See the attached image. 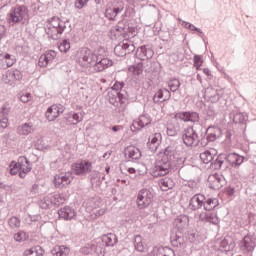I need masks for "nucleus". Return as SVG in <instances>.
<instances>
[{
    "mask_svg": "<svg viewBox=\"0 0 256 256\" xmlns=\"http://www.w3.org/2000/svg\"><path fill=\"white\" fill-rule=\"evenodd\" d=\"M10 109L7 107H2L0 109V127L1 129H7L9 127V118L7 115H9Z\"/></svg>",
    "mask_w": 256,
    "mask_h": 256,
    "instance_id": "nucleus-26",
    "label": "nucleus"
},
{
    "mask_svg": "<svg viewBox=\"0 0 256 256\" xmlns=\"http://www.w3.org/2000/svg\"><path fill=\"white\" fill-rule=\"evenodd\" d=\"M199 158L205 165L212 163L213 159H215V156L211 154L209 150H206L199 154Z\"/></svg>",
    "mask_w": 256,
    "mask_h": 256,
    "instance_id": "nucleus-33",
    "label": "nucleus"
},
{
    "mask_svg": "<svg viewBox=\"0 0 256 256\" xmlns=\"http://www.w3.org/2000/svg\"><path fill=\"white\" fill-rule=\"evenodd\" d=\"M177 133H179V129L173 128L171 126L167 128V135H169V137H175Z\"/></svg>",
    "mask_w": 256,
    "mask_h": 256,
    "instance_id": "nucleus-59",
    "label": "nucleus"
},
{
    "mask_svg": "<svg viewBox=\"0 0 256 256\" xmlns=\"http://www.w3.org/2000/svg\"><path fill=\"white\" fill-rule=\"evenodd\" d=\"M72 171H74L75 175H87L93 171V163L88 160H81L72 164Z\"/></svg>",
    "mask_w": 256,
    "mask_h": 256,
    "instance_id": "nucleus-11",
    "label": "nucleus"
},
{
    "mask_svg": "<svg viewBox=\"0 0 256 256\" xmlns=\"http://www.w3.org/2000/svg\"><path fill=\"white\" fill-rule=\"evenodd\" d=\"M153 194L149 189L143 188L137 194V205L140 209H145L151 205Z\"/></svg>",
    "mask_w": 256,
    "mask_h": 256,
    "instance_id": "nucleus-10",
    "label": "nucleus"
},
{
    "mask_svg": "<svg viewBox=\"0 0 256 256\" xmlns=\"http://www.w3.org/2000/svg\"><path fill=\"white\" fill-rule=\"evenodd\" d=\"M0 59L6 63V67H13L15 65L16 61L15 56H11V54H1Z\"/></svg>",
    "mask_w": 256,
    "mask_h": 256,
    "instance_id": "nucleus-36",
    "label": "nucleus"
},
{
    "mask_svg": "<svg viewBox=\"0 0 256 256\" xmlns=\"http://www.w3.org/2000/svg\"><path fill=\"white\" fill-rule=\"evenodd\" d=\"M72 119L75 121V125H77V123H81V121H83V114L73 113L72 114Z\"/></svg>",
    "mask_w": 256,
    "mask_h": 256,
    "instance_id": "nucleus-58",
    "label": "nucleus"
},
{
    "mask_svg": "<svg viewBox=\"0 0 256 256\" xmlns=\"http://www.w3.org/2000/svg\"><path fill=\"white\" fill-rule=\"evenodd\" d=\"M133 51H135V44L129 40H124L114 48V53L117 57H125V55H129V53H133Z\"/></svg>",
    "mask_w": 256,
    "mask_h": 256,
    "instance_id": "nucleus-13",
    "label": "nucleus"
},
{
    "mask_svg": "<svg viewBox=\"0 0 256 256\" xmlns=\"http://www.w3.org/2000/svg\"><path fill=\"white\" fill-rule=\"evenodd\" d=\"M39 205L41 209H49V207H53V199H51L49 196H46L40 200Z\"/></svg>",
    "mask_w": 256,
    "mask_h": 256,
    "instance_id": "nucleus-43",
    "label": "nucleus"
},
{
    "mask_svg": "<svg viewBox=\"0 0 256 256\" xmlns=\"http://www.w3.org/2000/svg\"><path fill=\"white\" fill-rule=\"evenodd\" d=\"M224 141H225L226 145H231V143L233 141V131H231V130L226 131Z\"/></svg>",
    "mask_w": 256,
    "mask_h": 256,
    "instance_id": "nucleus-54",
    "label": "nucleus"
},
{
    "mask_svg": "<svg viewBox=\"0 0 256 256\" xmlns=\"http://www.w3.org/2000/svg\"><path fill=\"white\" fill-rule=\"evenodd\" d=\"M182 139L186 147H193V126H190L184 130Z\"/></svg>",
    "mask_w": 256,
    "mask_h": 256,
    "instance_id": "nucleus-27",
    "label": "nucleus"
},
{
    "mask_svg": "<svg viewBox=\"0 0 256 256\" xmlns=\"http://www.w3.org/2000/svg\"><path fill=\"white\" fill-rule=\"evenodd\" d=\"M193 238H194L195 241H197L198 243H201V241H204V240H205V236L199 234V232L194 233V234H193Z\"/></svg>",
    "mask_w": 256,
    "mask_h": 256,
    "instance_id": "nucleus-63",
    "label": "nucleus"
},
{
    "mask_svg": "<svg viewBox=\"0 0 256 256\" xmlns=\"http://www.w3.org/2000/svg\"><path fill=\"white\" fill-rule=\"evenodd\" d=\"M125 87V82L121 81H116L114 83V85L112 86V91H117V93H119V91H123V88Z\"/></svg>",
    "mask_w": 256,
    "mask_h": 256,
    "instance_id": "nucleus-52",
    "label": "nucleus"
},
{
    "mask_svg": "<svg viewBox=\"0 0 256 256\" xmlns=\"http://www.w3.org/2000/svg\"><path fill=\"white\" fill-rule=\"evenodd\" d=\"M171 243L173 247H181L183 245V237L181 236H172Z\"/></svg>",
    "mask_w": 256,
    "mask_h": 256,
    "instance_id": "nucleus-48",
    "label": "nucleus"
},
{
    "mask_svg": "<svg viewBox=\"0 0 256 256\" xmlns=\"http://www.w3.org/2000/svg\"><path fill=\"white\" fill-rule=\"evenodd\" d=\"M30 100H31V94L30 93L22 94L20 96V101L22 103H29Z\"/></svg>",
    "mask_w": 256,
    "mask_h": 256,
    "instance_id": "nucleus-61",
    "label": "nucleus"
},
{
    "mask_svg": "<svg viewBox=\"0 0 256 256\" xmlns=\"http://www.w3.org/2000/svg\"><path fill=\"white\" fill-rule=\"evenodd\" d=\"M175 146H167L163 152L158 154L154 167L151 169L152 177H163L169 173L173 159H175Z\"/></svg>",
    "mask_w": 256,
    "mask_h": 256,
    "instance_id": "nucleus-1",
    "label": "nucleus"
},
{
    "mask_svg": "<svg viewBox=\"0 0 256 256\" xmlns=\"http://www.w3.org/2000/svg\"><path fill=\"white\" fill-rule=\"evenodd\" d=\"M4 37H7V27H5V25L0 24V41L1 39H4Z\"/></svg>",
    "mask_w": 256,
    "mask_h": 256,
    "instance_id": "nucleus-62",
    "label": "nucleus"
},
{
    "mask_svg": "<svg viewBox=\"0 0 256 256\" xmlns=\"http://www.w3.org/2000/svg\"><path fill=\"white\" fill-rule=\"evenodd\" d=\"M28 13L29 10L24 5L12 8L9 14V23H21L23 19H27Z\"/></svg>",
    "mask_w": 256,
    "mask_h": 256,
    "instance_id": "nucleus-9",
    "label": "nucleus"
},
{
    "mask_svg": "<svg viewBox=\"0 0 256 256\" xmlns=\"http://www.w3.org/2000/svg\"><path fill=\"white\" fill-rule=\"evenodd\" d=\"M226 159L229 161L231 167H239V165L243 164V161H245V157L237 153H230L226 155Z\"/></svg>",
    "mask_w": 256,
    "mask_h": 256,
    "instance_id": "nucleus-24",
    "label": "nucleus"
},
{
    "mask_svg": "<svg viewBox=\"0 0 256 256\" xmlns=\"http://www.w3.org/2000/svg\"><path fill=\"white\" fill-rule=\"evenodd\" d=\"M225 185H227L225 176L217 173L208 176V187H210V189L219 191V189H222Z\"/></svg>",
    "mask_w": 256,
    "mask_h": 256,
    "instance_id": "nucleus-12",
    "label": "nucleus"
},
{
    "mask_svg": "<svg viewBox=\"0 0 256 256\" xmlns=\"http://www.w3.org/2000/svg\"><path fill=\"white\" fill-rule=\"evenodd\" d=\"M73 173L71 172H62L56 174L53 179V184L56 189H65L67 185H71L73 181Z\"/></svg>",
    "mask_w": 256,
    "mask_h": 256,
    "instance_id": "nucleus-7",
    "label": "nucleus"
},
{
    "mask_svg": "<svg viewBox=\"0 0 256 256\" xmlns=\"http://www.w3.org/2000/svg\"><path fill=\"white\" fill-rule=\"evenodd\" d=\"M153 55H155V52L150 46H141L136 50V57L137 59H140V61H147L152 59Z\"/></svg>",
    "mask_w": 256,
    "mask_h": 256,
    "instance_id": "nucleus-16",
    "label": "nucleus"
},
{
    "mask_svg": "<svg viewBox=\"0 0 256 256\" xmlns=\"http://www.w3.org/2000/svg\"><path fill=\"white\" fill-rule=\"evenodd\" d=\"M57 57V52L50 50L46 54H42L38 60L39 67H47L49 63H53V59Z\"/></svg>",
    "mask_w": 256,
    "mask_h": 256,
    "instance_id": "nucleus-21",
    "label": "nucleus"
},
{
    "mask_svg": "<svg viewBox=\"0 0 256 256\" xmlns=\"http://www.w3.org/2000/svg\"><path fill=\"white\" fill-rule=\"evenodd\" d=\"M124 153L128 159H132L133 161L141 159V150L135 146H127L124 150Z\"/></svg>",
    "mask_w": 256,
    "mask_h": 256,
    "instance_id": "nucleus-23",
    "label": "nucleus"
},
{
    "mask_svg": "<svg viewBox=\"0 0 256 256\" xmlns=\"http://www.w3.org/2000/svg\"><path fill=\"white\" fill-rule=\"evenodd\" d=\"M45 251L41 246H36L34 248H30L24 251V256H43Z\"/></svg>",
    "mask_w": 256,
    "mask_h": 256,
    "instance_id": "nucleus-30",
    "label": "nucleus"
},
{
    "mask_svg": "<svg viewBox=\"0 0 256 256\" xmlns=\"http://www.w3.org/2000/svg\"><path fill=\"white\" fill-rule=\"evenodd\" d=\"M99 60V56L95 54L91 49L84 48L81 50L80 55L78 57V63L81 67H87L90 71L93 69L95 65V61Z\"/></svg>",
    "mask_w": 256,
    "mask_h": 256,
    "instance_id": "nucleus-4",
    "label": "nucleus"
},
{
    "mask_svg": "<svg viewBox=\"0 0 256 256\" xmlns=\"http://www.w3.org/2000/svg\"><path fill=\"white\" fill-rule=\"evenodd\" d=\"M58 49L61 53H67V51L71 49V43L69 40H63L62 43L59 44Z\"/></svg>",
    "mask_w": 256,
    "mask_h": 256,
    "instance_id": "nucleus-44",
    "label": "nucleus"
},
{
    "mask_svg": "<svg viewBox=\"0 0 256 256\" xmlns=\"http://www.w3.org/2000/svg\"><path fill=\"white\" fill-rule=\"evenodd\" d=\"M113 65V60L109 58H102L100 60L95 61L92 70L90 73H101V71H105V69H109Z\"/></svg>",
    "mask_w": 256,
    "mask_h": 256,
    "instance_id": "nucleus-15",
    "label": "nucleus"
},
{
    "mask_svg": "<svg viewBox=\"0 0 256 256\" xmlns=\"http://www.w3.org/2000/svg\"><path fill=\"white\" fill-rule=\"evenodd\" d=\"M63 111H64L63 105L54 104L47 109L46 114H45L46 119L48 121H55V119H57V117H59V115H61V113H63Z\"/></svg>",
    "mask_w": 256,
    "mask_h": 256,
    "instance_id": "nucleus-18",
    "label": "nucleus"
},
{
    "mask_svg": "<svg viewBox=\"0 0 256 256\" xmlns=\"http://www.w3.org/2000/svg\"><path fill=\"white\" fill-rule=\"evenodd\" d=\"M117 242V235L113 233H108L102 236V243H104L106 247H115V245H117Z\"/></svg>",
    "mask_w": 256,
    "mask_h": 256,
    "instance_id": "nucleus-28",
    "label": "nucleus"
},
{
    "mask_svg": "<svg viewBox=\"0 0 256 256\" xmlns=\"http://www.w3.org/2000/svg\"><path fill=\"white\" fill-rule=\"evenodd\" d=\"M27 239H29V234L23 230L14 234V241H17L18 243H23V241H27Z\"/></svg>",
    "mask_w": 256,
    "mask_h": 256,
    "instance_id": "nucleus-42",
    "label": "nucleus"
},
{
    "mask_svg": "<svg viewBox=\"0 0 256 256\" xmlns=\"http://www.w3.org/2000/svg\"><path fill=\"white\" fill-rule=\"evenodd\" d=\"M175 119H180V121L187 123L193 121V114L191 112H179L175 115Z\"/></svg>",
    "mask_w": 256,
    "mask_h": 256,
    "instance_id": "nucleus-38",
    "label": "nucleus"
},
{
    "mask_svg": "<svg viewBox=\"0 0 256 256\" xmlns=\"http://www.w3.org/2000/svg\"><path fill=\"white\" fill-rule=\"evenodd\" d=\"M223 159H227V154H220L216 156L211 162V168L214 170L221 169V163H223Z\"/></svg>",
    "mask_w": 256,
    "mask_h": 256,
    "instance_id": "nucleus-31",
    "label": "nucleus"
},
{
    "mask_svg": "<svg viewBox=\"0 0 256 256\" xmlns=\"http://www.w3.org/2000/svg\"><path fill=\"white\" fill-rule=\"evenodd\" d=\"M30 193L31 195H37V193H39V184H33Z\"/></svg>",
    "mask_w": 256,
    "mask_h": 256,
    "instance_id": "nucleus-64",
    "label": "nucleus"
},
{
    "mask_svg": "<svg viewBox=\"0 0 256 256\" xmlns=\"http://www.w3.org/2000/svg\"><path fill=\"white\" fill-rule=\"evenodd\" d=\"M158 256H175V251L169 247L157 248Z\"/></svg>",
    "mask_w": 256,
    "mask_h": 256,
    "instance_id": "nucleus-40",
    "label": "nucleus"
},
{
    "mask_svg": "<svg viewBox=\"0 0 256 256\" xmlns=\"http://www.w3.org/2000/svg\"><path fill=\"white\" fill-rule=\"evenodd\" d=\"M199 220L200 221L211 222V216H209V213H207V212H202V213L199 214Z\"/></svg>",
    "mask_w": 256,
    "mask_h": 256,
    "instance_id": "nucleus-57",
    "label": "nucleus"
},
{
    "mask_svg": "<svg viewBox=\"0 0 256 256\" xmlns=\"http://www.w3.org/2000/svg\"><path fill=\"white\" fill-rule=\"evenodd\" d=\"M174 223L178 229H185L189 225V218L187 216H179L175 219Z\"/></svg>",
    "mask_w": 256,
    "mask_h": 256,
    "instance_id": "nucleus-34",
    "label": "nucleus"
},
{
    "mask_svg": "<svg viewBox=\"0 0 256 256\" xmlns=\"http://www.w3.org/2000/svg\"><path fill=\"white\" fill-rule=\"evenodd\" d=\"M168 87L170 88V91L175 93V91H177L179 87H181V82H179V80L177 79H172L169 81Z\"/></svg>",
    "mask_w": 256,
    "mask_h": 256,
    "instance_id": "nucleus-45",
    "label": "nucleus"
},
{
    "mask_svg": "<svg viewBox=\"0 0 256 256\" xmlns=\"http://www.w3.org/2000/svg\"><path fill=\"white\" fill-rule=\"evenodd\" d=\"M65 29H67V22L57 17H53L46 25L45 33L48 35L49 39L57 41L61 39V35L65 32Z\"/></svg>",
    "mask_w": 256,
    "mask_h": 256,
    "instance_id": "nucleus-2",
    "label": "nucleus"
},
{
    "mask_svg": "<svg viewBox=\"0 0 256 256\" xmlns=\"http://www.w3.org/2000/svg\"><path fill=\"white\" fill-rule=\"evenodd\" d=\"M162 136L161 133H155L152 136L149 137L148 140V149H150V151L155 152L157 151V149H159V146L161 145V141H162Z\"/></svg>",
    "mask_w": 256,
    "mask_h": 256,
    "instance_id": "nucleus-20",
    "label": "nucleus"
},
{
    "mask_svg": "<svg viewBox=\"0 0 256 256\" xmlns=\"http://www.w3.org/2000/svg\"><path fill=\"white\" fill-rule=\"evenodd\" d=\"M128 98H129V95L125 90H121L119 92L117 91L108 92L109 103L111 105H114V107H119V103L120 105H125V103H127Z\"/></svg>",
    "mask_w": 256,
    "mask_h": 256,
    "instance_id": "nucleus-8",
    "label": "nucleus"
},
{
    "mask_svg": "<svg viewBox=\"0 0 256 256\" xmlns=\"http://www.w3.org/2000/svg\"><path fill=\"white\" fill-rule=\"evenodd\" d=\"M233 121L234 123L243 124L245 121H247V116H245L243 113H236L234 114Z\"/></svg>",
    "mask_w": 256,
    "mask_h": 256,
    "instance_id": "nucleus-47",
    "label": "nucleus"
},
{
    "mask_svg": "<svg viewBox=\"0 0 256 256\" xmlns=\"http://www.w3.org/2000/svg\"><path fill=\"white\" fill-rule=\"evenodd\" d=\"M69 247L67 246H56L52 249V255L54 256H66L69 255Z\"/></svg>",
    "mask_w": 256,
    "mask_h": 256,
    "instance_id": "nucleus-32",
    "label": "nucleus"
},
{
    "mask_svg": "<svg viewBox=\"0 0 256 256\" xmlns=\"http://www.w3.org/2000/svg\"><path fill=\"white\" fill-rule=\"evenodd\" d=\"M8 225L10 229H19V227H21V219L16 216H12L8 219Z\"/></svg>",
    "mask_w": 256,
    "mask_h": 256,
    "instance_id": "nucleus-41",
    "label": "nucleus"
},
{
    "mask_svg": "<svg viewBox=\"0 0 256 256\" xmlns=\"http://www.w3.org/2000/svg\"><path fill=\"white\" fill-rule=\"evenodd\" d=\"M58 215L60 219L71 221V219H75L77 213L75 212V209L71 208L70 206H66L58 210Z\"/></svg>",
    "mask_w": 256,
    "mask_h": 256,
    "instance_id": "nucleus-19",
    "label": "nucleus"
},
{
    "mask_svg": "<svg viewBox=\"0 0 256 256\" xmlns=\"http://www.w3.org/2000/svg\"><path fill=\"white\" fill-rule=\"evenodd\" d=\"M125 9V3L123 1H118L114 3L113 7H109L105 11V18L109 19V21H115L118 13H123Z\"/></svg>",
    "mask_w": 256,
    "mask_h": 256,
    "instance_id": "nucleus-14",
    "label": "nucleus"
},
{
    "mask_svg": "<svg viewBox=\"0 0 256 256\" xmlns=\"http://www.w3.org/2000/svg\"><path fill=\"white\" fill-rule=\"evenodd\" d=\"M147 125H151V116L150 115H142L139 117L138 121H134L132 126L134 129H143L147 127Z\"/></svg>",
    "mask_w": 256,
    "mask_h": 256,
    "instance_id": "nucleus-25",
    "label": "nucleus"
},
{
    "mask_svg": "<svg viewBox=\"0 0 256 256\" xmlns=\"http://www.w3.org/2000/svg\"><path fill=\"white\" fill-rule=\"evenodd\" d=\"M163 99H164L163 89H160L155 93V95L153 97V101H154V103H163V101H164Z\"/></svg>",
    "mask_w": 256,
    "mask_h": 256,
    "instance_id": "nucleus-50",
    "label": "nucleus"
},
{
    "mask_svg": "<svg viewBox=\"0 0 256 256\" xmlns=\"http://www.w3.org/2000/svg\"><path fill=\"white\" fill-rule=\"evenodd\" d=\"M134 247L136 251H139L140 253H143L145 251V242H143V238L141 235H137L134 238Z\"/></svg>",
    "mask_w": 256,
    "mask_h": 256,
    "instance_id": "nucleus-35",
    "label": "nucleus"
},
{
    "mask_svg": "<svg viewBox=\"0 0 256 256\" xmlns=\"http://www.w3.org/2000/svg\"><path fill=\"white\" fill-rule=\"evenodd\" d=\"M193 201L196 203V205H193L194 211L201 209V207H203L204 211H213V209L219 205V201L217 199H207L203 194H195L193 196Z\"/></svg>",
    "mask_w": 256,
    "mask_h": 256,
    "instance_id": "nucleus-3",
    "label": "nucleus"
},
{
    "mask_svg": "<svg viewBox=\"0 0 256 256\" xmlns=\"http://www.w3.org/2000/svg\"><path fill=\"white\" fill-rule=\"evenodd\" d=\"M240 251L243 255H253V251L256 248V237L255 235L248 233L243 237L239 243Z\"/></svg>",
    "mask_w": 256,
    "mask_h": 256,
    "instance_id": "nucleus-6",
    "label": "nucleus"
},
{
    "mask_svg": "<svg viewBox=\"0 0 256 256\" xmlns=\"http://www.w3.org/2000/svg\"><path fill=\"white\" fill-rule=\"evenodd\" d=\"M20 172H21V168H19V162H15L13 167L10 169V173L12 175H17V173L20 174Z\"/></svg>",
    "mask_w": 256,
    "mask_h": 256,
    "instance_id": "nucleus-60",
    "label": "nucleus"
},
{
    "mask_svg": "<svg viewBox=\"0 0 256 256\" xmlns=\"http://www.w3.org/2000/svg\"><path fill=\"white\" fill-rule=\"evenodd\" d=\"M129 69L134 73V75H141V73H143V64L139 62L130 67Z\"/></svg>",
    "mask_w": 256,
    "mask_h": 256,
    "instance_id": "nucleus-46",
    "label": "nucleus"
},
{
    "mask_svg": "<svg viewBox=\"0 0 256 256\" xmlns=\"http://www.w3.org/2000/svg\"><path fill=\"white\" fill-rule=\"evenodd\" d=\"M19 135H29L33 133V126L29 123H24L22 126L18 127Z\"/></svg>",
    "mask_w": 256,
    "mask_h": 256,
    "instance_id": "nucleus-37",
    "label": "nucleus"
},
{
    "mask_svg": "<svg viewBox=\"0 0 256 256\" xmlns=\"http://www.w3.org/2000/svg\"><path fill=\"white\" fill-rule=\"evenodd\" d=\"M235 247V243L230 242L227 239H223L220 243V248L222 251H225V253H229V251H232V249Z\"/></svg>",
    "mask_w": 256,
    "mask_h": 256,
    "instance_id": "nucleus-39",
    "label": "nucleus"
},
{
    "mask_svg": "<svg viewBox=\"0 0 256 256\" xmlns=\"http://www.w3.org/2000/svg\"><path fill=\"white\" fill-rule=\"evenodd\" d=\"M194 67H196L197 71L201 69V65H203V56L202 55H194Z\"/></svg>",
    "mask_w": 256,
    "mask_h": 256,
    "instance_id": "nucleus-49",
    "label": "nucleus"
},
{
    "mask_svg": "<svg viewBox=\"0 0 256 256\" xmlns=\"http://www.w3.org/2000/svg\"><path fill=\"white\" fill-rule=\"evenodd\" d=\"M160 187L162 191H169V189L175 187V182L171 178H162L160 180Z\"/></svg>",
    "mask_w": 256,
    "mask_h": 256,
    "instance_id": "nucleus-29",
    "label": "nucleus"
},
{
    "mask_svg": "<svg viewBox=\"0 0 256 256\" xmlns=\"http://www.w3.org/2000/svg\"><path fill=\"white\" fill-rule=\"evenodd\" d=\"M101 215H105L104 209L94 210L91 214L92 219H97V217H101Z\"/></svg>",
    "mask_w": 256,
    "mask_h": 256,
    "instance_id": "nucleus-56",
    "label": "nucleus"
},
{
    "mask_svg": "<svg viewBox=\"0 0 256 256\" xmlns=\"http://www.w3.org/2000/svg\"><path fill=\"white\" fill-rule=\"evenodd\" d=\"M63 203H65V197H62L60 195H56L54 197V205L56 207H59V205H63Z\"/></svg>",
    "mask_w": 256,
    "mask_h": 256,
    "instance_id": "nucleus-55",
    "label": "nucleus"
},
{
    "mask_svg": "<svg viewBox=\"0 0 256 256\" xmlns=\"http://www.w3.org/2000/svg\"><path fill=\"white\" fill-rule=\"evenodd\" d=\"M5 77L7 79L6 83L13 85L15 81H21L23 79V74L19 70H9L6 72Z\"/></svg>",
    "mask_w": 256,
    "mask_h": 256,
    "instance_id": "nucleus-22",
    "label": "nucleus"
},
{
    "mask_svg": "<svg viewBox=\"0 0 256 256\" xmlns=\"http://www.w3.org/2000/svg\"><path fill=\"white\" fill-rule=\"evenodd\" d=\"M223 135V130H221L218 126H210L206 130V138H202L201 140H198L196 147H206L208 143H211L213 141H217V139L221 138Z\"/></svg>",
    "mask_w": 256,
    "mask_h": 256,
    "instance_id": "nucleus-5",
    "label": "nucleus"
},
{
    "mask_svg": "<svg viewBox=\"0 0 256 256\" xmlns=\"http://www.w3.org/2000/svg\"><path fill=\"white\" fill-rule=\"evenodd\" d=\"M18 167L20 169L19 177L21 179H25L27 173H29L32 169L31 162H29V159L25 156H20L18 158Z\"/></svg>",
    "mask_w": 256,
    "mask_h": 256,
    "instance_id": "nucleus-17",
    "label": "nucleus"
},
{
    "mask_svg": "<svg viewBox=\"0 0 256 256\" xmlns=\"http://www.w3.org/2000/svg\"><path fill=\"white\" fill-rule=\"evenodd\" d=\"M87 3H89V0H76L74 7L76 9H83V7H87Z\"/></svg>",
    "mask_w": 256,
    "mask_h": 256,
    "instance_id": "nucleus-53",
    "label": "nucleus"
},
{
    "mask_svg": "<svg viewBox=\"0 0 256 256\" xmlns=\"http://www.w3.org/2000/svg\"><path fill=\"white\" fill-rule=\"evenodd\" d=\"M120 171L121 173H125L127 171L130 175H135L137 173V170L133 167H127L125 164L120 165Z\"/></svg>",
    "mask_w": 256,
    "mask_h": 256,
    "instance_id": "nucleus-51",
    "label": "nucleus"
}]
</instances>
